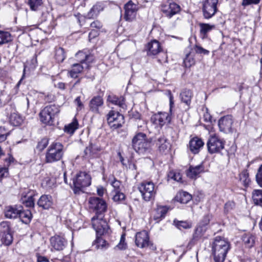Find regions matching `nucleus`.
<instances>
[{"mask_svg":"<svg viewBox=\"0 0 262 262\" xmlns=\"http://www.w3.org/2000/svg\"><path fill=\"white\" fill-rule=\"evenodd\" d=\"M59 112V107L56 105L46 106L39 113L40 121L45 124L52 125L55 116Z\"/></svg>","mask_w":262,"mask_h":262,"instance_id":"20e7f679","label":"nucleus"},{"mask_svg":"<svg viewBox=\"0 0 262 262\" xmlns=\"http://www.w3.org/2000/svg\"><path fill=\"white\" fill-rule=\"evenodd\" d=\"M101 150L100 146L91 143L84 149L83 157L85 159H92L95 157L98 152Z\"/></svg>","mask_w":262,"mask_h":262,"instance_id":"aec40b11","label":"nucleus"},{"mask_svg":"<svg viewBox=\"0 0 262 262\" xmlns=\"http://www.w3.org/2000/svg\"><path fill=\"white\" fill-rule=\"evenodd\" d=\"M175 200L182 204H187L192 199L191 195L186 191H179L176 195Z\"/></svg>","mask_w":262,"mask_h":262,"instance_id":"c85d7f7f","label":"nucleus"},{"mask_svg":"<svg viewBox=\"0 0 262 262\" xmlns=\"http://www.w3.org/2000/svg\"><path fill=\"white\" fill-rule=\"evenodd\" d=\"M204 170V167L202 164H200L195 166H190L189 169L187 170L186 174L188 177L191 179H196V178L201 172Z\"/></svg>","mask_w":262,"mask_h":262,"instance_id":"a878e982","label":"nucleus"},{"mask_svg":"<svg viewBox=\"0 0 262 262\" xmlns=\"http://www.w3.org/2000/svg\"><path fill=\"white\" fill-rule=\"evenodd\" d=\"M193 93L189 89H184L180 93L181 101L185 103L188 106L190 105Z\"/></svg>","mask_w":262,"mask_h":262,"instance_id":"c756f323","label":"nucleus"},{"mask_svg":"<svg viewBox=\"0 0 262 262\" xmlns=\"http://www.w3.org/2000/svg\"><path fill=\"white\" fill-rule=\"evenodd\" d=\"M176 226L180 230H182V229H189L191 228V224L186 221H174Z\"/></svg>","mask_w":262,"mask_h":262,"instance_id":"de8ad7c7","label":"nucleus"},{"mask_svg":"<svg viewBox=\"0 0 262 262\" xmlns=\"http://www.w3.org/2000/svg\"><path fill=\"white\" fill-rule=\"evenodd\" d=\"M138 189L141 193L143 199L145 201H149L155 195V185L152 182H143L139 185Z\"/></svg>","mask_w":262,"mask_h":262,"instance_id":"0eeeda50","label":"nucleus"},{"mask_svg":"<svg viewBox=\"0 0 262 262\" xmlns=\"http://www.w3.org/2000/svg\"><path fill=\"white\" fill-rule=\"evenodd\" d=\"M91 178L85 172H80L73 179L72 189L75 194H79L82 189L91 185Z\"/></svg>","mask_w":262,"mask_h":262,"instance_id":"7ed1b4c3","label":"nucleus"},{"mask_svg":"<svg viewBox=\"0 0 262 262\" xmlns=\"http://www.w3.org/2000/svg\"><path fill=\"white\" fill-rule=\"evenodd\" d=\"M21 208H22L21 206L17 207V206H9L6 207L4 210L5 216L10 219L18 217Z\"/></svg>","mask_w":262,"mask_h":262,"instance_id":"5701e85b","label":"nucleus"},{"mask_svg":"<svg viewBox=\"0 0 262 262\" xmlns=\"http://www.w3.org/2000/svg\"><path fill=\"white\" fill-rule=\"evenodd\" d=\"M91 27L92 28L100 29L102 27V24L99 21L96 20L91 24Z\"/></svg>","mask_w":262,"mask_h":262,"instance_id":"774afa93","label":"nucleus"},{"mask_svg":"<svg viewBox=\"0 0 262 262\" xmlns=\"http://www.w3.org/2000/svg\"><path fill=\"white\" fill-rule=\"evenodd\" d=\"M184 64L186 68H189L194 64V60L189 55H187L184 59Z\"/></svg>","mask_w":262,"mask_h":262,"instance_id":"5fc2aeb1","label":"nucleus"},{"mask_svg":"<svg viewBox=\"0 0 262 262\" xmlns=\"http://www.w3.org/2000/svg\"><path fill=\"white\" fill-rule=\"evenodd\" d=\"M107 123L111 128L115 129L122 126L124 117L118 112L111 111L107 115Z\"/></svg>","mask_w":262,"mask_h":262,"instance_id":"f8f14e48","label":"nucleus"},{"mask_svg":"<svg viewBox=\"0 0 262 262\" xmlns=\"http://www.w3.org/2000/svg\"><path fill=\"white\" fill-rule=\"evenodd\" d=\"M194 49L197 54L208 55L209 53V51L208 50L203 48L202 47L199 45H195Z\"/></svg>","mask_w":262,"mask_h":262,"instance_id":"6e6d98bb","label":"nucleus"},{"mask_svg":"<svg viewBox=\"0 0 262 262\" xmlns=\"http://www.w3.org/2000/svg\"><path fill=\"white\" fill-rule=\"evenodd\" d=\"M204 143L203 140L197 137L192 138L189 143L190 150L194 154L199 152L200 149L203 147Z\"/></svg>","mask_w":262,"mask_h":262,"instance_id":"4be33fe9","label":"nucleus"},{"mask_svg":"<svg viewBox=\"0 0 262 262\" xmlns=\"http://www.w3.org/2000/svg\"><path fill=\"white\" fill-rule=\"evenodd\" d=\"M84 68L85 67L81 63H74L72 66V69L69 72V75L72 78H76L78 77V74L81 72Z\"/></svg>","mask_w":262,"mask_h":262,"instance_id":"c9c22d12","label":"nucleus"},{"mask_svg":"<svg viewBox=\"0 0 262 262\" xmlns=\"http://www.w3.org/2000/svg\"><path fill=\"white\" fill-rule=\"evenodd\" d=\"M160 9L164 15L168 18H171L178 14L181 10L179 5L171 1L162 3L160 5Z\"/></svg>","mask_w":262,"mask_h":262,"instance_id":"6e6552de","label":"nucleus"},{"mask_svg":"<svg viewBox=\"0 0 262 262\" xmlns=\"http://www.w3.org/2000/svg\"><path fill=\"white\" fill-rule=\"evenodd\" d=\"M211 218V215L210 214H208L204 215L199 224L207 227L210 222Z\"/></svg>","mask_w":262,"mask_h":262,"instance_id":"4d7b16f0","label":"nucleus"},{"mask_svg":"<svg viewBox=\"0 0 262 262\" xmlns=\"http://www.w3.org/2000/svg\"><path fill=\"white\" fill-rule=\"evenodd\" d=\"M111 184L114 188L115 192L120 191L121 182L114 178V180L112 182Z\"/></svg>","mask_w":262,"mask_h":262,"instance_id":"bf43d9fd","label":"nucleus"},{"mask_svg":"<svg viewBox=\"0 0 262 262\" xmlns=\"http://www.w3.org/2000/svg\"><path fill=\"white\" fill-rule=\"evenodd\" d=\"M233 123V119L232 116L227 115L222 117L218 121L220 130L226 134L232 133Z\"/></svg>","mask_w":262,"mask_h":262,"instance_id":"2eb2a0df","label":"nucleus"},{"mask_svg":"<svg viewBox=\"0 0 262 262\" xmlns=\"http://www.w3.org/2000/svg\"><path fill=\"white\" fill-rule=\"evenodd\" d=\"M9 174L8 169L0 166V179L7 177Z\"/></svg>","mask_w":262,"mask_h":262,"instance_id":"0e129e2a","label":"nucleus"},{"mask_svg":"<svg viewBox=\"0 0 262 262\" xmlns=\"http://www.w3.org/2000/svg\"><path fill=\"white\" fill-rule=\"evenodd\" d=\"M100 235H96V238L93 244L95 248L98 249H106L108 247V244L106 243L105 240L102 238Z\"/></svg>","mask_w":262,"mask_h":262,"instance_id":"e433bc0d","label":"nucleus"},{"mask_svg":"<svg viewBox=\"0 0 262 262\" xmlns=\"http://www.w3.org/2000/svg\"><path fill=\"white\" fill-rule=\"evenodd\" d=\"M156 144L161 152H164L169 147L167 139L163 135L160 136L156 140Z\"/></svg>","mask_w":262,"mask_h":262,"instance_id":"2f4dec72","label":"nucleus"},{"mask_svg":"<svg viewBox=\"0 0 262 262\" xmlns=\"http://www.w3.org/2000/svg\"><path fill=\"white\" fill-rule=\"evenodd\" d=\"M0 238L2 244L7 246L10 245L13 242V236L7 222H3L0 224Z\"/></svg>","mask_w":262,"mask_h":262,"instance_id":"ddd939ff","label":"nucleus"},{"mask_svg":"<svg viewBox=\"0 0 262 262\" xmlns=\"http://www.w3.org/2000/svg\"><path fill=\"white\" fill-rule=\"evenodd\" d=\"M149 237L145 231L138 232L135 236V244L140 248H145L148 245Z\"/></svg>","mask_w":262,"mask_h":262,"instance_id":"a211bd4d","label":"nucleus"},{"mask_svg":"<svg viewBox=\"0 0 262 262\" xmlns=\"http://www.w3.org/2000/svg\"><path fill=\"white\" fill-rule=\"evenodd\" d=\"M89 207L95 212L94 216H104V213L107 210L106 202L99 198L92 197L89 201Z\"/></svg>","mask_w":262,"mask_h":262,"instance_id":"423d86ee","label":"nucleus"},{"mask_svg":"<svg viewBox=\"0 0 262 262\" xmlns=\"http://www.w3.org/2000/svg\"><path fill=\"white\" fill-rule=\"evenodd\" d=\"M243 241L247 247L251 248L255 244V237L252 234H246L243 236Z\"/></svg>","mask_w":262,"mask_h":262,"instance_id":"ea45409f","label":"nucleus"},{"mask_svg":"<svg viewBox=\"0 0 262 262\" xmlns=\"http://www.w3.org/2000/svg\"><path fill=\"white\" fill-rule=\"evenodd\" d=\"M42 4V0H28V5L32 11H37Z\"/></svg>","mask_w":262,"mask_h":262,"instance_id":"a18cd8bd","label":"nucleus"},{"mask_svg":"<svg viewBox=\"0 0 262 262\" xmlns=\"http://www.w3.org/2000/svg\"><path fill=\"white\" fill-rule=\"evenodd\" d=\"M55 57L58 62H62L66 58L65 53L62 48H56Z\"/></svg>","mask_w":262,"mask_h":262,"instance_id":"37998d69","label":"nucleus"},{"mask_svg":"<svg viewBox=\"0 0 262 262\" xmlns=\"http://www.w3.org/2000/svg\"><path fill=\"white\" fill-rule=\"evenodd\" d=\"M252 198L254 204L262 207L261 189H254L252 192Z\"/></svg>","mask_w":262,"mask_h":262,"instance_id":"f704fd0d","label":"nucleus"},{"mask_svg":"<svg viewBox=\"0 0 262 262\" xmlns=\"http://www.w3.org/2000/svg\"><path fill=\"white\" fill-rule=\"evenodd\" d=\"M74 102L77 106L76 109L77 111H81L84 107V105L81 101L80 96L77 97Z\"/></svg>","mask_w":262,"mask_h":262,"instance_id":"13d9d810","label":"nucleus"},{"mask_svg":"<svg viewBox=\"0 0 262 262\" xmlns=\"http://www.w3.org/2000/svg\"><path fill=\"white\" fill-rule=\"evenodd\" d=\"M260 0H243L242 5L244 6H248L251 4H257Z\"/></svg>","mask_w":262,"mask_h":262,"instance_id":"69168bd1","label":"nucleus"},{"mask_svg":"<svg viewBox=\"0 0 262 262\" xmlns=\"http://www.w3.org/2000/svg\"><path fill=\"white\" fill-rule=\"evenodd\" d=\"M217 3L218 0H205L202 2V12L205 18H211L215 15Z\"/></svg>","mask_w":262,"mask_h":262,"instance_id":"9b49d317","label":"nucleus"},{"mask_svg":"<svg viewBox=\"0 0 262 262\" xmlns=\"http://www.w3.org/2000/svg\"><path fill=\"white\" fill-rule=\"evenodd\" d=\"M256 181L257 184L262 187V164L259 166L256 174Z\"/></svg>","mask_w":262,"mask_h":262,"instance_id":"09e8293b","label":"nucleus"},{"mask_svg":"<svg viewBox=\"0 0 262 262\" xmlns=\"http://www.w3.org/2000/svg\"><path fill=\"white\" fill-rule=\"evenodd\" d=\"M116 248H117L120 250H124L126 248V244L125 243V237L124 235H122L119 243L116 246Z\"/></svg>","mask_w":262,"mask_h":262,"instance_id":"052dcab7","label":"nucleus"},{"mask_svg":"<svg viewBox=\"0 0 262 262\" xmlns=\"http://www.w3.org/2000/svg\"><path fill=\"white\" fill-rule=\"evenodd\" d=\"M125 199V195L124 193L119 191H116L115 194L114 195L113 199L116 202H119Z\"/></svg>","mask_w":262,"mask_h":262,"instance_id":"864d4df0","label":"nucleus"},{"mask_svg":"<svg viewBox=\"0 0 262 262\" xmlns=\"http://www.w3.org/2000/svg\"><path fill=\"white\" fill-rule=\"evenodd\" d=\"M234 203L232 201L227 202L224 206V210L226 212L230 211L234 207Z\"/></svg>","mask_w":262,"mask_h":262,"instance_id":"680f3d73","label":"nucleus"},{"mask_svg":"<svg viewBox=\"0 0 262 262\" xmlns=\"http://www.w3.org/2000/svg\"><path fill=\"white\" fill-rule=\"evenodd\" d=\"M86 57V53L84 51H79L76 54V57L81 64H84Z\"/></svg>","mask_w":262,"mask_h":262,"instance_id":"3c124183","label":"nucleus"},{"mask_svg":"<svg viewBox=\"0 0 262 262\" xmlns=\"http://www.w3.org/2000/svg\"><path fill=\"white\" fill-rule=\"evenodd\" d=\"M18 217L21 221L27 224L31 222L32 217L31 212L29 210H22V208H20V213H19Z\"/></svg>","mask_w":262,"mask_h":262,"instance_id":"473e14b6","label":"nucleus"},{"mask_svg":"<svg viewBox=\"0 0 262 262\" xmlns=\"http://www.w3.org/2000/svg\"><path fill=\"white\" fill-rule=\"evenodd\" d=\"M168 177L177 182H180L182 179L180 173H175L173 172H170L168 174Z\"/></svg>","mask_w":262,"mask_h":262,"instance_id":"e2e57ef3","label":"nucleus"},{"mask_svg":"<svg viewBox=\"0 0 262 262\" xmlns=\"http://www.w3.org/2000/svg\"><path fill=\"white\" fill-rule=\"evenodd\" d=\"M104 6L102 3L98 2L90 9L86 15L88 18H94L97 17L101 11L104 10Z\"/></svg>","mask_w":262,"mask_h":262,"instance_id":"393cba45","label":"nucleus"},{"mask_svg":"<svg viewBox=\"0 0 262 262\" xmlns=\"http://www.w3.org/2000/svg\"><path fill=\"white\" fill-rule=\"evenodd\" d=\"M168 208L166 206H159L157 207L156 214L154 216V219L158 222L161 219L164 217L167 212Z\"/></svg>","mask_w":262,"mask_h":262,"instance_id":"72a5a7b5","label":"nucleus"},{"mask_svg":"<svg viewBox=\"0 0 262 262\" xmlns=\"http://www.w3.org/2000/svg\"><path fill=\"white\" fill-rule=\"evenodd\" d=\"M239 181L245 187L249 185L251 182L249 172L247 169L243 170L239 174Z\"/></svg>","mask_w":262,"mask_h":262,"instance_id":"58836bf2","label":"nucleus"},{"mask_svg":"<svg viewBox=\"0 0 262 262\" xmlns=\"http://www.w3.org/2000/svg\"><path fill=\"white\" fill-rule=\"evenodd\" d=\"M48 143V139L43 138L38 142L37 148L39 150L42 151L47 146Z\"/></svg>","mask_w":262,"mask_h":262,"instance_id":"603ef678","label":"nucleus"},{"mask_svg":"<svg viewBox=\"0 0 262 262\" xmlns=\"http://www.w3.org/2000/svg\"><path fill=\"white\" fill-rule=\"evenodd\" d=\"M168 95L169 99V112L170 113H171L172 108L173 107L174 105V101H173V97L170 91L168 92Z\"/></svg>","mask_w":262,"mask_h":262,"instance_id":"338daca9","label":"nucleus"},{"mask_svg":"<svg viewBox=\"0 0 262 262\" xmlns=\"http://www.w3.org/2000/svg\"><path fill=\"white\" fill-rule=\"evenodd\" d=\"M199 26L200 28V34L203 39L206 38L208 36V33L215 29L216 28L215 25H211L206 23H200Z\"/></svg>","mask_w":262,"mask_h":262,"instance_id":"cd10ccee","label":"nucleus"},{"mask_svg":"<svg viewBox=\"0 0 262 262\" xmlns=\"http://www.w3.org/2000/svg\"><path fill=\"white\" fill-rule=\"evenodd\" d=\"M230 249V244L224 238L217 236L212 244V254L215 262H224Z\"/></svg>","mask_w":262,"mask_h":262,"instance_id":"f257e3e1","label":"nucleus"},{"mask_svg":"<svg viewBox=\"0 0 262 262\" xmlns=\"http://www.w3.org/2000/svg\"><path fill=\"white\" fill-rule=\"evenodd\" d=\"M35 192L33 190L25 189L21 193V202L27 207H33L34 206Z\"/></svg>","mask_w":262,"mask_h":262,"instance_id":"6ab92c4d","label":"nucleus"},{"mask_svg":"<svg viewBox=\"0 0 262 262\" xmlns=\"http://www.w3.org/2000/svg\"><path fill=\"white\" fill-rule=\"evenodd\" d=\"M12 40L11 35L10 33L0 31V45L8 43Z\"/></svg>","mask_w":262,"mask_h":262,"instance_id":"79ce46f5","label":"nucleus"},{"mask_svg":"<svg viewBox=\"0 0 262 262\" xmlns=\"http://www.w3.org/2000/svg\"><path fill=\"white\" fill-rule=\"evenodd\" d=\"M103 104V99L101 96H95L90 101V110L94 113H98L99 107L102 106Z\"/></svg>","mask_w":262,"mask_h":262,"instance_id":"b1692460","label":"nucleus"},{"mask_svg":"<svg viewBox=\"0 0 262 262\" xmlns=\"http://www.w3.org/2000/svg\"><path fill=\"white\" fill-rule=\"evenodd\" d=\"M78 123L76 118H74L73 121L64 127V132L70 134H73L78 128Z\"/></svg>","mask_w":262,"mask_h":262,"instance_id":"a19ab883","label":"nucleus"},{"mask_svg":"<svg viewBox=\"0 0 262 262\" xmlns=\"http://www.w3.org/2000/svg\"><path fill=\"white\" fill-rule=\"evenodd\" d=\"M107 101L112 104L117 105L123 110L126 109V105L125 104V100L123 97L118 98L115 96L109 95Z\"/></svg>","mask_w":262,"mask_h":262,"instance_id":"7c9ffc66","label":"nucleus"},{"mask_svg":"<svg viewBox=\"0 0 262 262\" xmlns=\"http://www.w3.org/2000/svg\"><path fill=\"white\" fill-rule=\"evenodd\" d=\"M207 228V227L199 224L196 227L195 233L193 234V238L195 239L200 238L206 231Z\"/></svg>","mask_w":262,"mask_h":262,"instance_id":"c03bdc74","label":"nucleus"},{"mask_svg":"<svg viewBox=\"0 0 262 262\" xmlns=\"http://www.w3.org/2000/svg\"><path fill=\"white\" fill-rule=\"evenodd\" d=\"M132 147L139 154H143L150 147L146 134L139 133L136 135L132 139Z\"/></svg>","mask_w":262,"mask_h":262,"instance_id":"39448f33","label":"nucleus"},{"mask_svg":"<svg viewBox=\"0 0 262 262\" xmlns=\"http://www.w3.org/2000/svg\"><path fill=\"white\" fill-rule=\"evenodd\" d=\"M139 9V7L133 3L132 1H129L124 6L125 13L124 19L128 21H133L136 17L137 12Z\"/></svg>","mask_w":262,"mask_h":262,"instance_id":"dca6fc26","label":"nucleus"},{"mask_svg":"<svg viewBox=\"0 0 262 262\" xmlns=\"http://www.w3.org/2000/svg\"><path fill=\"white\" fill-rule=\"evenodd\" d=\"M9 121L11 124L14 126H18L23 121L22 117L14 111L11 113L9 117Z\"/></svg>","mask_w":262,"mask_h":262,"instance_id":"4c0bfd02","label":"nucleus"},{"mask_svg":"<svg viewBox=\"0 0 262 262\" xmlns=\"http://www.w3.org/2000/svg\"><path fill=\"white\" fill-rule=\"evenodd\" d=\"M51 250L52 251H61L63 250L68 245L67 240L63 236L55 235L50 239Z\"/></svg>","mask_w":262,"mask_h":262,"instance_id":"4468645a","label":"nucleus"},{"mask_svg":"<svg viewBox=\"0 0 262 262\" xmlns=\"http://www.w3.org/2000/svg\"><path fill=\"white\" fill-rule=\"evenodd\" d=\"M224 146L225 141L215 135L210 136L207 143L208 151L212 154L220 152Z\"/></svg>","mask_w":262,"mask_h":262,"instance_id":"1a4fd4ad","label":"nucleus"},{"mask_svg":"<svg viewBox=\"0 0 262 262\" xmlns=\"http://www.w3.org/2000/svg\"><path fill=\"white\" fill-rule=\"evenodd\" d=\"M52 196L49 195H42L37 202L38 205L43 209H48L52 205Z\"/></svg>","mask_w":262,"mask_h":262,"instance_id":"bb28decb","label":"nucleus"},{"mask_svg":"<svg viewBox=\"0 0 262 262\" xmlns=\"http://www.w3.org/2000/svg\"><path fill=\"white\" fill-rule=\"evenodd\" d=\"M146 48L147 54L148 56L156 55L162 50L160 42L156 40H153L148 42Z\"/></svg>","mask_w":262,"mask_h":262,"instance_id":"412c9836","label":"nucleus"},{"mask_svg":"<svg viewBox=\"0 0 262 262\" xmlns=\"http://www.w3.org/2000/svg\"><path fill=\"white\" fill-rule=\"evenodd\" d=\"M10 134V131L5 126H0V142H2L7 139Z\"/></svg>","mask_w":262,"mask_h":262,"instance_id":"49530a36","label":"nucleus"},{"mask_svg":"<svg viewBox=\"0 0 262 262\" xmlns=\"http://www.w3.org/2000/svg\"><path fill=\"white\" fill-rule=\"evenodd\" d=\"M104 217L94 216L92 218V226L96 232V235L101 236L108 231L109 227L106 221L104 219Z\"/></svg>","mask_w":262,"mask_h":262,"instance_id":"9d476101","label":"nucleus"},{"mask_svg":"<svg viewBox=\"0 0 262 262\" xmlns=\"http://www.w3.org/2000/svg\"><path fill=\"white\" fill-rule=\"evenodd\" d=\"M171 119V116L168 113H159L152 116L151 121L155 124L162 127L166 123H170Z\"/></svg>","mask_w":262,"mask_h":262,"instance_id":"f3484780","label":"nucleus"},{"mask_svg":"<svg viewBox=\"0 0 262 262\" xmlns=\"http://www.w3.org/2000/svg\"><path fill=\"white\" fill-rule=\"evenodd\" d=\"M94 57L92 54L86 53V57L84 63L85 64V68L89 69L90 67V64L94 61Z\"/></svg>","mask_w":262,"mask_h":262,"instance_id":"8fccbe9b","label":"nucleus"},{"mask_svg":"<svg viewBox=\"0 0 262 262\" xmlns=\"http://www.w3.org/2000/svg\"><path fill=\"white\" fill-rule=\"evenodd\" d=\"M63 145L60 142H53L48 148L45 157L47 163L60 161L64 155Z\"/></svg>","mask_w":262,"mask_h":262,"instance_id":"f03ea898","label":"nucleus"}]
</instances>
